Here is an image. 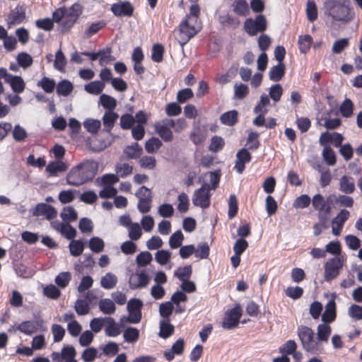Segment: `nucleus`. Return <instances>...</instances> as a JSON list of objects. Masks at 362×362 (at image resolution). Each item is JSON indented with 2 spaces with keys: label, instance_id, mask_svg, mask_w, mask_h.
Instances as JSON below:
<instances>
[{
  "label": "nucleus",
  "instance_id": "obj_12",
  "mask_svg": "<svg viewBox=\"0 0 362 362\" xmlns=\"http://www.w3.org/2000/svg\"><path fill=\"white\" fill-rule=\"evenodd\" d=\"M33 216H45L47 220L54 218L57 215V210L46 203H40L33 210Z\"/></svg>",
  "mask_w": 362,
  "mask_h": 362
},
{
  "label": "nucleus",
  "instance_id": "obj_32",
  "mask_svg": "<svg viewBox=\"0 0 362 362\" xmlns=\"http://www.w3.org/2000/svg\"><path fill=\"white\" fill-rule=\"evenodd\" d=\"M100 356L101 354H99L98 349L93 346L84 349L81 354V358L84 362H93Z\"/></svg>",
  "mask_w": 362,
  "mask_h": 362
},
{
  "label": "nucleus",
  "instance_id": "obj_42",
  "mask_svg": "<svg viewBox=\"0 0 362 362\" xmlns=\"http://www.w3.org/2000/svg\"><path fill=\"white\" fill-rule=\"evenodd\" d=\"M192 272V266L187 265L178 267L177 269L175 271L174 275L182 281L183 280L188 279L190 277Z\"/></svg>",
  "mask_w": 362,
  "mask_h": 362
},
{
  "label": "nucleus",
  "instance_id": "obj_43",
  "mask_svg": "<svg viewBox=\"0 0 362 362\" xmlns=\"http://www.w3.org/2000/svg\"><path fill=\"white\" fill-rule=\"evenodd\" d=\"M66 170V165L64 163L61 161H54L49 163L46 167V170L50 173L51 175H54L59 172H64Z\"/></svg>",
  "mask_w": 362,
  "mask_h": 362
},
{
  "label": "nucleus",
  "instance_id": "obj_22",
  "mask_svg": "<svg viewBox=\"0 0 362 362\" xmlns=\"http://www.w3.org/2000/svg\"><path fill=\"white\" fill-rule=\"evenodd\" d=\"M339 189L345 194H351L355 189L354 179L351 177L344 175L339 181Z\"/></svg>",
  "mask_w": 362,
  "mask_h": 362
},
{
  "label": "nucleus",
  "instance_id": "obj_35",
  "mask_svg": "<svg viewBox=\"0 0 362 362\" xmlns=\"http://www.w3.org/2000/svg\"><path fill=\"white\" fill-rule=\"evenodd\" d=\"M66 59L61 49H59L55 54L54 67L60 72H65Z\"/></svg>",
  "mask_w": 362,
  "mask_h": 362
},
{
  "label": "nucleus",
  "instance_id": "obj_64",
  "mask_svg": "<svg viewBox=\"0 0 362 362\" xmlns=\"http://www.w3.org/2000/svg\"><path fill=\"white\" fill-rule=\"evenodd\" d=\"M194 255L196 257L206 259L209 255V247L206 243H201L195 248Z\"/></svg>",
  "mask_w": 362,
  "mask_h": 362
},
{
  "label": "nucleus",
  "instance_id": "obj_48",
  "mask_svg": "<svg viewBox=\"0 0 362 362\" xmlns=\"http://www.w3.org/2000/svg\"><path fill=\"white\" fill-rule=\"evenodd\" d=\"M71 278V274L69 272H63L55 277L54 281L59 287L64 288L69 284Z\"/></svg>",
  "mask_w": 362,
  "mask_h": 362
},
{
  "label": "nucleus",
  "instance_id": "obj_4",
  "mask_svg": "<svg viewBox=\"0 0 362 362\" xmlns=\"http://www.w3.org/2000/svg\"><path fill=\"white\" fill-rule=\"evenodd\" d=\"M298 336L303 348L306 351L316 354L321 351L320 345L314 339L315 333L311 328L306 326H300L298 329Z\"/></svg>",
  "mask_w": 362,
  "mask_h": 362
},
{
  "label": "nucleus",
  "instance_id": "obj_26",
  "mask_svg": "<svg viewBox=\"0 0 362 362\" xmlns=\"http://www.w3.org/2000/svg\"><path fill=\"white\" fill-rule=\"evenodd\" d=\"M99 104L107 109V111H112L117 106V100L109 95L102 94L99 98Z\"/></svg>",
  "mask_w": 362,
  "mask_h": 362
},
{
  "label": "nucleus",
  "instance_id": "obj_40",
  "mask_svg": "<svg viewBox=\"0 0 362 362\" xmlns=\"http://www.w3.org/2000/svg\"><path fill=\"white\" fill-rule=\"evenodd\" d=\"M163 144L161 141L156 137H152L146 141L145 149L148 153H153L158 150Z\"/></svg>",
  "mask_w": 362,
  "mask_h": 362
},
{
  "label": "nucleus",
  "instance_id": "obj_1",
  "mask_svg": "<svg viewBox=\"0 0 362 362\" xmlns=\"http://www.w3.org/2000/svg\"><path fill=\"white\" fill-rule=\"evenodd\" d=\"M199 13V6L194 3L190 6L189 13L180 23L176 39L181 46L186 45L202 29Z\"/></svg>",
  "mask_w": 362,
  "mask_h": 362
},
{
  "label": "nucleus",
  "instance_id": "obj_28",
  "mask_svg": "<svg viewBox=\"0 0 362 362\" xmlns=\"http://www.w3.org/2000/svg\"><path fill=\"white\" fill-rule=\"evenodd\" d=\"M105 334L108 337H116L119 334V329L117 327L113 318L110 317H105Z\"/></svg>",
  "mask_w": 362,
  "mask_h": 362
},
{
  "label": "nucleus",
  "instance_id": "obj_53",
  "mask_svg": "<svg viewBox=\"0 0 362 362\" xmlns=\"http://www.w3.org/2000/svg\"><path fill=\"white\" fill-rule=\"evenodd\" d=\"M128 235L130 240L134 241L139 240L141 237L142 230L140 225L138 223H134L132 225L130 226V227L129 228Z\"/></svg>",
  "mask_w": 362,
  "mask_h": 362
},
{
  "label": "nucleus",
  "instance_id": "obj_57",
  "mask_svg": "<svg viewBox=\"0 0 362 362\" xmlns=\"http://www.w3.org/2000/svg\"><path fill=\"white\" fill-rule=\"evenodd\" d=\"M322 157L326 163L329 165H334L336 163V157L333 149L330 146H325L322 151Z\"/></svg>",
  "mask_w": 362,
  "mask_h": 362
},
{
  "label": "nucleus",
  "instance_id": "obj_59",
  "mask_svg": "<svg viewBox=\"0 0 362 362\" xmlns=\"http://www.w3.org/2000/svg\"><path fill=\"white\" fill-rule=\"evenodd\" d=\"M51 329L53 334L54 341H61L65 335V329L60 325L54 324L52 326Z\"/></svg>",
  "mask_w": 362,
  "mask_h": 362
},
{
  "label": "nucleus",
  "instance_id": "obj_20",
  "mask_svg": "<svg viewBox=\"0 0 362 362\" xmlns=\"http://www.w3.org/2000/svg\"><path fill=\"white\" fill-rule=\"evenodd\" d=\"M119 115L113 111H106L105 112L102 119L104 129L106 132H110L111 131Z\"/></svg>",
  "mask_w": 362,
  "mask_h": 362
},
{
  "label": "nucleus",
  "instance_id": "obj_52",
  "mask_svg": "<svg viewBox=\"0 0 362 362\" xmlns=\"http://www.w3.org/2000/svg\"><path fill=\"white\" fill-rule=\"evenodd\" d=\"M60 216L64 221H73L77 218V213L71 206L64 208Z\"/></svg>",
  "mask_w": 362,
  "mask_h": 362
},
{
  "label": "nucleus",
  "instance_id": "obj_51",
  "mask_svg": "<svg viewBox=\"0 0 362 362\" xmlns=\"http://www.w3.org/2000/svg\"><path fill=\"white\" fill-rule=\"evenodd\" d=\"M84 243L81 240H72L69 243L70 253L74 257L79 256L83 251Z\"/></svg>",
  "mask_w": 362,
  "mask_h": 362
},
{
  "label": "nucleus",
  "instance_id": "obj_14",
  "mask_svg": "<svg viewBox=\"0 0 362 362\" xmlns=\"http://www.w3.org/2000/svg\"><path fill=\"white\" fill-rule=\"evenodd\" d=\"M82 11L81 4H74L69 8H66V27L70 28L76 21Z\"/></svg>",
  "mask_w": 362,
  "mask_h": 362
},
{
  "label": "nucleus",
  "instance_id": "obj_9",
  "mask_svg": "<svg viewBox=\"0 0 362 362\" xmlns=\"http://www.w3.org/2000/svg\"><path fill=\"white\" fill-rule=\"evenodd\" d=\"M142 306L143 303L139 298H132L128 301L127 308L129 313V316L127 317L129 322L136 324L140 322Z\"/></svg>",
  "mask_w": 362,
  "mask_h": 362
},
{
  "label": "nucleus",
  "instance_id": "obj_36",
  "mask_svg": "<svg viewBox=\"0 0 362 362\" xmlns=\"http://www.w3.org/2000/svg\"><path fill=\"white\" fill-rule=\"evenodd\" d=\"M339 111L344 117H350L353 115L354 103L349 98H345L339 107Z\"/></svg>",
  "mask_w": 362,
  "mask_h": 362
},
{
  "label": "nucleus",
  "instance_id": "obj_2",
  "mask_svg": "<svg viewBox=\"0 0 362 362\" xmlns=\"http://www.w3.org/2000/svg\"><path fill=\"white\" fill-rule=\"evenodd\" d=\"M98 168L96 161L86 160L72 168L66 175V183L78 187L92 180Z\"/></svg>",
  "mask_w": 362,
  "mask_h": 362
},
{
  "label": "nucleus",
  "instance_id": "obj_61",
  "mask_svg": "<svg viewBox=\"0 0 362 362\" xmlns=\"http://www.w3.org/2000/svg\"><path fill=\"white\" fill-rule=\"evenodd\" d=\"M307 18L309 21L313 22L317 18V10L315 3L313 1H308L306 8Z\"/></svg>",
  "mask_w": 362,
  "mask_h": 362
},
{
  "label": "nucleus",
  "instance_id": "obj_39",
  "mask_svg": "<svg viewBox=\"0 0 362 362\" xmlns=\"http://www.w3.org/2000/svg\"><path fill=\"white\" fill-rule=\"evenodd\" d=\"M228 205V216L229 218H233L237 215L238 211V199L235 194L230 195Z\"/></svg>",
  "mask_w": 362,
  "mask_h": 362
},
{
  "label": "nucleus",
  "instance_id": "obj_58",
  "mask_svg": "<svg viewBox=\"0 0 362 362\" xmlns=\"http://www.w3.org/2000/svg\"><path fill=\"white\" fill-rule=\"evenodd\" d=\"M13 136L16 141L21 142L27 138L28 133L20 124H16L13 130Z\"/></svg>",
  "mask_w": 362,
  "mask_h": 362
},
{
  "label": "nucleus",
  "instance_id": "obj_17",
  "mask_svg": "<svg viewBox=\"0 0 362 362\" xmlns=\"http://www.w3.org/2000/svg\"><path fill=\"white\" fill-rule=\"evenodd\" d=\"M336 318V303L334 300H330L325 306V310L322 315V321L325 323H330Z\"/></svg>",
  "mask_w": 362,
  "mask_h": 362
},
{
  "label": "nucleus",
  "instance_id": "obj_23",
  "mask_svg": "<svg viewBox=\"0 0 362 362\" xmlns=\"http://www.w3.org/2000/svg\"><path fill=\"white\" fill-rule=\"evenodd\" d=\"M117 277L112 272H107L101 277L100 286L105 289H112L117 284Z\"/></svg>",
  "mask_w": 362,
  "mask_h": 362
},
{
  "label": "nucleus",
  "instance_id": "obj_13",
  "mask_svg": "<svg viewBox=\"0 0 362 362\" xmlns=\"http://www.w3.org/2000/svg\"><path fill=\"white\" fill-rule=\"evenodd\" d=\"M350 213L346 209H341L337 216L332 220L333 224L332 232L334 235H339L343 226L349 218Z\"/></svg>",
  "mask_w": 362,
  "mask_h": 362
},
{
  "label": "nucleus",
  "instance_id": "obj_5",
  "mask_svg": "<svg viewBox=\"0 0 362 362\" xmlns=\"http://www.w3.org/2000/svg\"><path fill=\"white\" fill-rule=\"evenodd\" d=\"M267 21L264 15H257L255 19L249 18L244 22V30L250 36H255L258 33H263L267 30Z\"/></svg>",
  "mask_w": 362,
  "mask_h": 362
},
{
  "label": "nucleus",
  "instance_id": "obj_30",
  "mask_svg": "<svg viewBox=\"0 0 362 362\" xmlns=\"http://www.w3.org/2000/svg\"><path fill=\"white\" fill-rule=\"evenodd\" d=\"M7 83L11 85L15 93H22L25 89V83L21 76L11 75V78H9Z\"/></svg>",
  "mask_w": 362,
  "mask_h": 362
},
{
  "label": "nucleus",
  "instance_id": "obj_16",
  "mask_svg": "<svg viewBox=\"0 0 362 362\" xmlns=\"http://www.w3.org/2000/svg\"><path fill=\"white\" fill-rule=\"evenodd\" d=\"M241 316L242 309L239 305L228 312V329L235 328L240 322Z\"/></svg>",
  "mask_w": 362,
  "mask_h": 362
},
{
  "label": "nucleus",
  "instance_id": "obj_34",
  "mask_svg": "<svg viewBox=\"0 0 362 362\" xmlns=\"http://www.w3.org/2000/svg\"><path fill=\"white\" fill-rule=\"evenodd\" d=\"M330 334L331 327L329 325H327L324 322L323 324H320L317 326V335L319 341L327 342Z\"/></svg>",
  "mask_w": 362,
  "mask_h": 362
},
{
  "label": "nucleus",
  "instance_id": "obj_47",
  "mask_svg": "<svg viewBox=\"0 0 362 362\" xmlns=\"http://www.w3.org/2000/svg\"><path fill=\"white\" fill-rule=\"evenodd\" d=\"M88 246L91 251L95 253L102 252L104 249V241L98 237H93L90 239Z\"/></svg>",
  "mask_w": 362,
  "mask_h": 362
},
{
  "label": "nucleus",
  "instance_id": "obj_8",
  "mask_svg": "<svg viewBox=\"0 0 362 362\" xmlns=\"http://www.w3.org/2000/svg\"><path fill=\"white\" fill-rule=\"evenodd\" d=\"M210 187L207 185H203L201 188L194 192L192 203L194 205L202 209H206L210 205Z\"/></svg>",
  "mask_w": 362,
  "mask_h": 362
},
{
  "label": "nucleus",
  "instance_id": "obj_7",
  "mask_svg": "<svg viewBox=\"0 0 362 362\" xmlns=\"http://www.w3.org/2000/svg\"><path fill=\"white\" fill-rule=\"evenodd\" d=\"M343 267V262L339 257H334L329 259L325 264V280L330 281L336 278L339 274V270Z\"/></svg>",
  "mask_w": 362,
  "mask_h": 362
},
{
  "label": "nucleus",
  "instance_id": "obj_3",
  "mask_svg": "<svg viewBox=\"0 0 362 362\" xmlns=\"http://www.w3.org/2000/svg\"><path fill=\"white\" fill-rule=\"evenodd\" d=\"M325 13L330 16L333 20L342 22L350 21L354 13L344 4L334 0H327L324 4Z\"/></svg>",
  "mask_w": 362,
  "mask_h": 362
},
{
  "label": "nucleus",
  "instance_id": "obj_56",
  "mask_svg": "<svg viewBox=\"0 0 362 362\" xmlns=\"http://www.w3.org/2000/svg\"><path fill=\"white\" fill-rule=\"evenodd\" d=\"M152 255L148 251L141 252L136 258V262L139 267H146L152 261Z\"/></svg>",
  "mask_w": 362,
  "mask_h": 362
},
{
  "label": "nucleus",
  "instance_id": "obj_46",
  "mask_svg": "<svg viewBox=\"0 0 362 362\" xmlns=\"http://www.w3.org/2000/svg\"><path fill=\"white\" fill-rule=\"evenodd\" d=\"M313 42V38L309 35H300L298 39L299 49L302 53H306Z\"/></svg>",
  "mask_w": 362,
  "mask_h": 362
},
{
  "label": "nucleus",
  "instance_id": "obj_54",
  "mask_svg": "<svg viewBox=\"0 0 362 362\" xmlns=\"http://www.w3.org/2000/svg\"><path fill=\"white\" fill-rule=\"evenodd\" d=\"M249 93V88L246 84L235 83L234 86V95L237 99H243Z\"/></svg>",
  "mask_w": 362,
  "mask_h": 362
},
{
  "label": "nucleus",
  "instance_id": "obj_11",
  "mask_svg": "<svg viewBox=\"0 0 362 362\" xmlns=\"http://www.w3.org/2000/svg\"><path fill=\"white\" fill-rule=\"evenodd\" d=\"M149 283V277L144 272H135L131 274L129 279V288L136 289L146 287Z\"/></svg>",
  "mask_w": 362,
  "mask_h": 362
},
{
  "label": "nucleus",
  "instance_id": "obj_25",
  "mask_svg": "<svg viewBox=\"0 0 362 362\" xmlns=\"http://www.w3.org/2000/svg\"><path fill=\"white\" fill-rule=\"evenodd\" d=\"M156 132L165 141H171L173 139V132L167 125H163L162 124H157L155 126Z\"/></svg>",
  "mask_w": 362,
  "mask_h": 362
},
{
  "label": "nucleus",
  "instance_id": "obj_6",
  "mask_svg": "<svg viewBox=\"0 0 362 362\" xmlns=\"http://www.w3.org/2000/svg\"><path fill=\"white\" fill-rule=\"evenodd\" d=\"M139 199L137 208L139 212L146 214L151 210L152 194L151 190L145 186H141L135 193Z\"/></svg>",
  "mask_w": 362,
  "mask_h": 362
},
{
  "label": "nucleus",
  "instance_id": "obj_27",
  "mask_svg": "<svg viewBox=\"0 0 362 362\" xmlns=\"http://www.w3.org/2000/svg\"><path fill=\"white\" fill-rule=\"evenodd\" d=\"M105 88V84L103 82L100 81H92L84 86V90L93 95H98L102 93Z\"/></svg>",
  "mask_w": 362,
  "mask_h": 362
},
{
  "label": "nucleus",
  "instance_id": "obj_63",
  "mask_svg": "<svg viewBox=\"0 0 362 362\" xmlns=\"http://www.w3.org/2000/svg\"><path fill=\"white\" fill-rule=\"evenodd\" d=\"M164 52L163 47L160 44H156L152 47L151 59L155 62H160L163 60Z\"/></svg>",
  "mask_w": 362,
  "mask_h": 362
},
{
  "label": "nucleus",
  "instance_id": "obj_37",
  "mask_svg": "<svg viewBox=\"0 0 362 362\" xmlns=\"http://www.w3.org/2000/svg\"><path fill=\"white\" fill-rule=\"evenodd\" d=\"M72 90L73 85L67 80L62 81L57 86V93L59 95L67 96L71 93Z\"/></svg>",
  "mask_w": 362,
  "mask_h": 362
},
{
  "label": "nucleus",
  "instance_id": "obj_62",
  "mask_svg": "<svg viewBox=\"0 0 362 362\" xmlns=\"http://www.w3.org/2000/svg\"><path fill=\"white\" fill-rule=\"evenodd\" d=\"M310 202L311 199L308 194H301L295 199L293 206L296 209H304L310 205Z\"/></svg>",
  "mask_w": 362,
  "mask_h": 362
},
{
  "label": "nucleus",
  "instance_id": "obj_10",
  "mask_svg": "<svg viewBox=\"0 0 362 362\" xmlns=\"http://www.w3.org/2000/svg\"><path fill=\"white\" fill-rule=\"evenodd\" d=\"M110 11L116 17H131L133 15L134 8L129 1H119L113 4Z\"/></svg>",
  "mask_w": 362,
  "mask_h": 362
},
{
  "label": "nucleus",
  "instance_id": "obj_49",
  "mask_svg": "<svg viewBox=\"0 0 362 362\" xmlns=\"http://www.w3.org/2000/svg\"><path fill=\"white\" fill-rule=\"evenodd\" d=\"M74 308L79 315H85L90 311L89 304L84 299H78L76 301Z\"/></svg>",
  "mask_w": 362,
  "mask_h": 362
},
{
  "label": "nucleus",
  "instance_id": "obj_38",
  "mask_svg": "<svg viewBox=\"0 0 362 362\" xmlns=\"http://www.w3.org/2000/svg\"><path fill=\"white\" fill-rule=\"evenodd\" d=\"M123 337L125 341L128 343H134L139 337V331L134 327H127L124 331Z\"/></svg>",
  "mask_w": 362,
  "mask_h": 362
},
{
  "label": "nucleus",
  "instance_id": "obj_55",
  "mask_svg": "<svg viewBox=\"0 0 362 362\" xmlns=\"http://www.w3.org/2000/svg\"><path fill=\"white\" fill-rule=\"evenodd\" d=\"M76 192H78V191L74 189L63 190L59 194V200L62 204L70 203L74 199V194Z\"/></svg>",
  "mask_w": 362,
  "mask_h": 362
},
{
  "label": "nucleus",
  "instance_id": "obj_60",
  "mask_svg": "<svg viewBox=\"0 0 362 362\" xmlns=\"http://www.w3.org/2000/svg\"><path fill=\"white\" fill-rule=\"evenodd\" d=\"M177 209L181 213L187 211L189 205V201L187 194L182 192L178 196Z\"/></svg>",
  "mask_w": 362,
  "mask_h": 362
},
{
  "label": "nucleus",
  "instance_id": "obj_41",
  "mask_svg": "<svg viewBox=\"0 0 362 362\" xmlns=\"http://www.w3.org/2000/svg\"><path fill=\"white\" fill-rule=\"evenodd\" d=\"M184 235L180 230L175 231L169 238V245L172 249L181 247Z\"/></svg>",
  "mask_w": 362,
  "mask_h": 362
},
{
  "label": "nucleus",
  "instance_id": "obj_45",
  "mask_svg": "<svg viewBox=\"0 0 362 362\" xmlns=\"http://www.w3.org/2000/svg\"><path fill=\"white\" fill-rule=\"evenodd\" d=\"M16 60L20 66L23 69L30 67L33 64V57L26 52H21L18 54Z\"/></svg>",
  "mask_w": 362,
  "mask_h": 362
},
{
  "label": "nucleus",
  "instance_id": "obj_18",
  "mask_svg": "<svg viewBox=\"0 0 362 362\" xmlns=\"http://www.w3.org/2000/svg\"><path fill=\"white\" fill-rule=\"evenodd\" d=\"M25 19V10L23 7H17L13 10L8 16V23L11 25H18Z\"/></svg>",
  "mask_w": 362,
  "mask_h": 362
},
{
  "label": "nucleus",
  "instance_id": "obj_19",
  "mask_svg": "<svg viewBox=\"0 0 362 362\" xmlns=\"http://www.w3.org/2000/svg\"><path fill=\"white\" fill-rule=\"evenodd\" d=\"M39 323L34 321H24L16 327V329L21 332L31 335L38 330Z\"/></svg>",
  "mask_w": 362,
  "mask_h": 362
},
{
  "label": "nucleus",
  "instance_id": "obj_24",
  "mask_svg": "<svg viewBox=\"0 0 362 362\" xmlns=\"http://www.w3.org/2000/svg\"><path fill=\"white\" fill-rule=\"evenodd\" d=\"M159 327V336L161 338L166 339L173 334L174 326L169 322V319L161 320Z\"/></svg>",
  "mask_w": 362,
  "mask_h": 362
},
{
  "label": "nucleus",
  "instance_id": "obj_33",
  "mask_svg": "<svg viewBox=\"0 0 362 362\" xmlns=\"http://www.w3.org/2000/svg\"><path fill=\"white\" fill-rule=\"evenodd\" d=\"M142 152V148L139 146V144L135 142L133 143L132 145L128 146L124 149V154L127 156V158L130 159H135L140 156Z\"/></svg>",
  "mask_w": 362,
  "mask_h": 362
},
{
  "label": "nucleus",
  "instance_id": "obj_29",
  "mask_svg": "<svg viewBox=\"0 0 362 362\" xmlns=\"http://www.w3.org/2000/svg\"><path fill=\"white\" fill-rule=\"evenodd\" d=\"M98 306L100 310L107 315L114 313L116 308L114 302L109 298L101 299L98 303Z\"/></svg>",
  "mask_w": 362,
  "mask_h": 362
},
{
  "label": "nucleus",
  "instance_id": "obj_15",
  "mask_svg": "<svg viewBox=\"0 0 362 362\" xmlns=\"http://www.w3.org/2000/svg\"><path fill=\"white\" fill-rule=\"evenodd\" d=\"M236 158L234 168L238 173L241 174L245 169V163L251 160L252 156L246 148H243L237 152Z\"/></svg>",
  "mask_w": 362,
  "mask_h": 362
},
{
  "label": "nucleus",
  "instance_id": "obj_50",
  "mask_svg": "<svg viewBox=\"0 0 362 362\" xmlns=\"http://www.w3.org/2000/svg\"><path fill=\"white\" fill-rule=\"evenodd\" d=\"M132 166L129 163H119L116 165L117 175L120 177H126L132 173Z\"/></svg>",
  "mask_w": 362,
  "mask_h": 362
},
{
  "label": "nucleus",
  "instance_id": "obj_44",
  "mask_svg": "<svg viewBox=\"0 0 362 362\" xmlns=\"http://www.w3.org/2000/svg\"><path fill=\"white\" fill-rule=\"evenodd\" d=\"M101 122L98 119H86L83 122L84 128L90 133L95 134L100 128Z\"/></svg>",
  "mask_w": 362,
  "mask_h": 362
},
{
  "label": "nucleus",
  "instance_id": "obj_31",
  "mask_svg": "<svg viewBox=\"0 0 362 362\" xmlns=\"http://www.w3.org/2000/svg\"><path fill=\"white\" fill-rule=\"evenodd\" d=\"M119 181V177L115 174H105L96 179L99 186H112Z\"/></svg>",
  "mask_w": 362,
  "mask_h": 362
},
{
  "label": "nucleus",
  "instance_id": "obj_21",
  "mask_svg": "<svg viewBox=\"0 0 362 362\" xmlns=\"http://www.w3.org/2000/svg\"><path fill=\"white\" fill-rule=\"evenodd\" d=\"M286 66L284 63H279L270 69L269 76L272 81H279L285 74Z\"/></svg>",
  "mask_w": 362,
  "mask_h": 362
}]
</instances>
